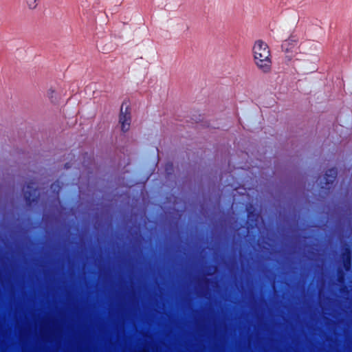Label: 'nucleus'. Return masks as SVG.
I'll list each match as a JSON object with an SVG mask.
<instances>
[{
    "instance_id": "nucleus-1",
    "label": "nucleus",
    "mask_w": 352,
    "mask_h": 352,
    "mask_svg": "<svg viewBox=\"0 0 352 352\" xmlns=\"http://www.w3.org/2000/svg\"><path fill=\"white\" fill-rule=\"evenodd\" d=\"M253 60L256 67L263 73L272 69V56L268 45L262 40H257L252 47Z\"/></svg>"
},
{
    "instance_id": "nucleus-2",
    "label": "nucleus",
    "mask_w": 352,
    "mask_h": 352,
    "mask_svg": "<svg viewBox=\"0 0 352 352\" xmlns=\"http://www.w3.org/2000/svg\"><path fill=\"white\" fill-rule=\"evenodd\" d=\"M131 116L128 107L124 108L121 107L120 113L119 116V125L122 131L126 132L129 130L131 126Z\"/></svg>"
},
{
    "instance_id": "nucleus-3",
    "label": "nucleus",
    "mask_w": 352,
    "mask_h": 352,
    "mask_svg": "<svg viewBox=\"0 0 352 352\" xmlns=\"http://www.w3.org/2000/svg\"><path fill=\"white\" fill-rule=\"evenodd\" d=\"M336 175H337V171L336 169H334V168L329 169L325 175H326V183L329 184L330 182H332L333 180L335 179Z\"/></svg>"
},
{
    "instance_id": "nucleus-4",
    "label": "nucleus",
    "mask_w": 352,
    "mask_h": 352,
    "mask_svg": "<svg viewBox=\"0 0 352 352\" xmlns=\"http://www.w3.org/2000/svg\"><path fill=\"white\" fill-rule=\"evenodd\" d=\"M40 0H24V4L29 10H34L37 8Z\"/></svg>"
}]
</instances>
